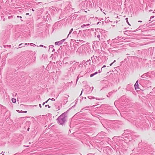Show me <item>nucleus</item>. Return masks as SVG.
I'll return each instance as SVG.
<instances>
[{
	"label": "nucleus",
	"mask_w": 155,
	"mask_h": 155,
	"mask_svg": "<svg viewBox=\"0 0 155 155\" xmlns=\"http://www.w3.org/2000/svg\"><path fill=\"white\" fill-rule=\"evenodd\" d=\"M66 114L64 113L58 117L57 120L58 124L62 125L64 124L66 121Z\"/></svg>",
	"instance_id": "f257e3e1"
},
{
	"label": "nucleus",
	"mask_w": 155,
	"mask_h": 155,
	"mask_svg": "<svg viewBox=\"0 0 155 155\" xmlns=\"http://www.w3.org/2000/svg\"><path fill=\"white\" fill-rule=\"evenodd\" d=\"M78 64L77 63H76L74 64L72 67H71V68H73L72 71H73L76 68V67L77 66Z\"/></svg>",
	"instance_id": "f03ea898"
},
{
	"label": "nucleus",
	"mask_w": 155,
	"mask_h": 155,
	"mask_svg": "<svg viewBox=\"0 0 155 155\" xmlns=\"http://www.w3.org/2000/svg\"><path fill=\"white\" fill-rule=\"evenodd\" d=\"M55 45H59L62 44V43H61V41H58L56 42L55 43Z\"/></svg>",
	"instance_id": "7ed1b4c3"
},
{
	"label": "nucleus",
	"mask_w": 155,
	"mask_h": 155,
	"mask_svg": "<svg viewBox=\"0 0 155 155\" xmlns=\"http://www.w3.org/2000/svg\"><path fill=\"white\" fill-rule=\"evenodd\" d=\"M138 81H137L134 85V87L136 89L138 88Z\"/></svg>",
	"instance_id": "20e7f679"
},
{
	"label": "nucleus",
	"mask_w": 155,
	"mask_h": 155,
	"mask_svg": "<svg viewBox=\"0 0 155 155\" xmlns=\"http://www.w3.org/2000/svg\"><path fill=\"white\" fill-rule=\"evenodd\" d=\"M146 75H147L146 74H143V75H142L141 76V77L142 78H143V79H146V78L145 77L147 76Z\"/></svg>",
	"instance_id": "39448f33"
},
{
	"label": "nucleus",
	"mask_w": 155,
	"mask_h": 155,
	"mask_svg": "<svg viewBox=\"0 0 155 155\" xmlns=\"http://www.w3.org/2000/svg\"><path fill=\"white\" fill-rule=\"evenodd\" d=\"M12 101L13 103H15L16 102V99L14 98H12Z\"/></svg>",
	"instance_id": "423d86ee"
},
{
	"label": "nucleus",
	"mask_w": 155,
	"mask_h": 155,
	"mask_svg": "<svg viewBox=\"0 0 155 155\" xmlns=\"http://www.w3.org/2000/svg\"><path fill=\"white\" fill-rule=\"evenodd\" d=\"M88 98L89 99H94V98H95L94 97H92V96H88Z\"/></svg>",
	"instance_id": "0eeeda50"
},
{
	"label": "nucleus",
	"mask_w": 155,
	"mask_h": 155,
	"mask_svg": "<svg viewBox=\"0 0 155 155\" xmlns=\"http://www.w3.org/2000/svg\"><path fill=\"white\" fill-rule=\"evenodd\" d=\"M107 18H106L105 20V22L106 23L108 22V21H110V20H109V19H108V20H107Z\"/></svg>",
	"instance_id": "6e6552de"
},
{
	"label": "nucleus",
	"mask_w": 155,
	"mask_h": 155,
	"mask_svg": "<svg viewBox=\"0 0 155 155\" xmlns=\"http://www.w3.org/2000/svg\"><path fill=\"white\" fill-rule=\"evenodd\" d=\"M54 47V46L53 45H51L49 46V49H51L53 48V47Z\"/></svg>",
	"instance_id": "1a4fd4ad"
},
{
	"label": "nucleus",
	"mask_w": 155,
	"mask_h": 155,
	"mask_svg": "<svg viewBox=\"0 0 155 155\" xmlns=\"http://www.w3.org/2000/svg\"><path fill=\"white\" fill-rule=\"evenodd\" d=\"M128 18H126V22H127V23L129 25H130V24H129V22H128Z\"/></svg>",
	"instance_id": "9d476101"
},
{
	"label": "nucleus",
	"mask_w": 155,
	"mask_h": 155,
	"mask_svg": "<svg viewBox=\"0 0 155 155\" xmlns=\"http://www.w3.org/2000/svg\"><path fill=\"white\" fill-rule=\"evenodd\" d=\"M94 75H95V74H94V73H93V74H91L90 75V77H93V76H94Z\"/></svg>",
	"instance_id": "9b49d317"
},
{
	"label": "nucleus",
	"mask_w": 155,
	"mask_h": 155,
	"mask_svg": "<svg viewBox=\"0 0 155 155\" xmlns=\"http://www.w3.org/2000/svg\"><path fill=\"white\" fill-rule=\"evenodd\" d=\"M20 112L22 113H26L27 112V111H23L22 110H21Z\"/></svg>",
	"instance_id": "f8f14e48"
},
{
	"label": "nucleus",
	"mask_w": 155,
	"mask_h": 155,
	"mask_svg": "<svg viewBox=\"0 0 155 155\" xmlns=\"http://www.w3.org/2000/svg\"><path fill=\"white\" fill-rule=\"evenodd\" d=\"M74 62H75V61H71L70 62V64H73V63H74Z\"/></svg>",
	"instance_id": "ddd939ff"
},
{
	"label": "nucleus",
	"mask_w": 155,
	"mask_h": 155,
	"mask_svg": "<svg viewBox=\"0 0 155 155\" xmlns=\"http://www.w3.org/2000/svg\"><path fill=\"white\" fill-rule=\"evenodd\" d=\"M86 26L85 24H83L81 26V28H84V27Z\"/></svg>",
	"instance_id": "4468645a"
},
{
	"label": "nucleus",
	"mask_w": 155,
	"mask_h": 155,
	"mask_svg": "<svg viewBox=\"0 0 155 155\" xmlns=\"http://www.w3.org/2000/svg\"><path fill=\"white\" fill-rule=\"evenodd\" d=\"M97 37L99 38V40H100V35L99 34L97 35Z\"/></svg>",
	"instance_id": "2eb2a0df"
},
{
	"label": "nucleus",
	"mask_w": 155,
	"mask_h": 155,
	"mask_svg": "<svg viewBox=\"0 0 155 155\" xmlns=\"http://www.w3.org/2000/svg\"><path fill=\"white\" fill-rule=\"evenodd\" d=\"M65 39H63L61 40V43L62 44L63 43L64 41L65 40Z\"/></svg>",
	"instance_id": "dca6fc26"
},
{
	"label": "nucleus",
	"mask_w": 155,
	"mask_h": 155,
	"mask_svg": "<svg viewBox=\"0 0 155 155\" xmlns=\"http://www.w3.org/2000/svg\"><path fill=\"white\" fill-rule=\"evenodd\" d=\"M23 44L21 43V44H20L19 45V46H21V47H24L25 46H22V45H23Z\"/></svg>",
	"instance_id": "f3484780"
},
{
	"label": "nucleus",
	"mask_w": 155,
	"mask_h": 155,
	"mask_svg": "<svg viewBox=\"0 0 155 155\" xmlns=\"http://www.w3.org/2000/svg\"><path fill=\"white\" fill-rule=\"evenodd\" d=\"M45 107H48V108H50L51 107V106H49V105H46L45 106Z\"/></svg>",
	"instance_id": "a211bd4d"
},
{
	"label": "nucleus",
	"mask_w": 155,
	"mask_h": 155,
	"mask_svg": "<svg viewBox=\"0 0 155 155\" xmlns=\"http://www.w3.org/2000/svg\"><path fill=\"white\" fill-rule=\"evenodd\" d=\"M72 32V31H71L70 30L69 32V34H68V37L69 36L70 34Z\"/></svg>",
	"instance_id": "6ab92c4d"
},
{
	"label": "nucleus",
	"mask_w": 155,
	"mask_h": 155,
	"mask_svg": "<svg viewBox=\"0 0 155 155\" xmlns=\"http://www.w3.org/2000/svg\"><path fill=\"white\" fill-rule=\"evenodd\" d=\"M116 61L115 60H114V61L113 62H112V63H111L110 64V66H111L112 64L115 62Z\"/></svg>",
	"instance_id": "aec40b11"
},
{
	"label": "nucleus",
	"mask_w": 155,
	"mask_h": 155,
	"mask_svg": "<svg viewBox=\"0 0 155 155\" xmlns=\"http://www.w3.org/2000/svg\"><path fill=\"white\" fill-rule=\"evenodd\" d=\"M112 92H110L108 93L109 95L110 96L112 94Z\"/></svg>",
	"instance_id": "412c9836"
},
{
	"label": "nucleus",
	"mask_w": 155,
	"mask_h": 155,
	"mask_svg": "<svg viewBox=\"0 0 155 155\" xmlns=\"http://www.w3.org/2000/svg\"><path fill=\"white\" fill-rule=\"evenodd\" d=\"M107 43L108 44H110V40H108L107 41Z\"/></svg>",
	"instance_id": "4be33fe9"
},
{
	"label": "nucleus",
	"mask_w": 155,
	"mask_h": 155,
	"mask_svg": "<svg viewBox=\"0 0 155 155\" xmlns=\"http://www.w3.org/2000/svg\"><path fill=\"white\" fill-rule=\"evenodd\" d=\"M116 38L114 39H113L112 41L113 42H115V41L116 39Z\"/></svg>",
	"instance_id": "5701e85b"
},
{
	"label": "nucleus",
	"mask_w": 155,
	"mask_h": 155,
	"mask_svg": "<svg viewBox=\"0 0 155 155\" xmlns=\"http://www.w3.org/2000/svg\"><path fill=\"white\" fill-rule=\"evenodd\" d=\"M49 99H50V100H51L52 101H53V100L55 101V100L53 98H52V99L49 98Z\"/></svg>",
	"instance_id": "b1692460"
},
{
	"label": "nucleus",
	"mask_w": 155,
	"mask_h": 155,
	"mask_svg": "<svg viewBox=\"0 0 155 155\" xmlns=\"http://www.w3.org/2000/svg\"><path fill=\"white\" fill-rule=\"evenodd\" d=\"M30 45H32V46L33 45H34L33 46H34V45L35 46V44H34L33 43H30Z\"/></svg>",
	"instance_id": "393cba45"
},
{
	"label": "nucleus",
	"mask_w": 155,
	"mask_h": 155,
	"mask_svg": "<svg viewBox=\"0 0 155 155\" xmlns=\"http://www.w3.org/2000/svg\"><path fill=\"white\" fill-rule=\"evenodd\" d=\"M50 100V99H48V100H47V101H46L45 102V103H47Z\"/></svg>",
	"instance_id": "a878e982"
},
{
	"label": "nucleus",
	"mask_w": 155,
	"mask_h": 155,
	"mask_svg": "<svg viewBox=\"0 0 155 155\" xmlns=\"http://www.w3.org/2000/svg\"><path fill=\"white\" fill-rule=\"evenodd\" d=\"M95 75L97 74L98 73V72L97 71L95 73H94Z\"/></svg>",
	"instance_id": "bb28decb"
},
{
	"label": "nucleus",
	"mask_w": 155,
	"mask_h": 155,
	"mask_svg": "<svg viewBox=\"0 0 155 155\" xmlns=\"http://www.w3.org/2000/svg\"><path fill=\"white\" fill-rule=\"evenodd\" d=\"M86 26H89L90 25V24H86Z\"/></svg>",
	"instance_id": "cd10ccee"
},
{
	"label": "nucleus",
	"mask_w": 155,
	"mask_h": 155,
	"mask_svg": "<svg viewBox=\"0 0 155 155\" xmlns=\"http://www.w3.org/2000/svg\"><path fill=\"white\" fill-rule=\"evenodd\" d=\"M106 67V66L105 65H104L101 68V70H102V69L103 68H104L105 67Z\"/></svg>",
	"instance_id": "c85d7f7f"
},
{
	"label": "nucleus",
	"mask_w": 155,
	"mask_h": 155,
	"mask_svg": "<svg viewBox=\"0 0 155 155\" xmlns=\"http://www.w3.org/2000/svg\"><path fill=\"white\" fill-rule=\"evenodd\" d=\"M77 33V31H74L73 32V33L75 34Z\"/></svg>",
	"instance_id": "c756f323"
},
{
	"label": "nucleus",
	"mask_w": 155,
	"mask_h": 155,
	"mask_svg": "<svg viewBox=\"0 0 155 155\" xmlns=\"http://www.w3.org/2000/svg\"><path fill=\"white\" fill-rule=\"evenodd\" d=\"M101 70H99L98 71V72H99V73H100L101 72Z\"/></svg>",
	"instance_id": "7c9ffc66"
},
{
	"label": "nucleus",
	"mask_w": 155,
	"mask_h": 155,
	"mask_svg": "<svg viewBox=\"0 0 155 155\" xmlns=\"http://www.w3.org/2000/svg\"><path fill=\"white\" fill-rule=\"evenodd\" d=\"M96 99L97 100H100L101 99H102V98H100V99H98V98H96Z\"/></svg>",
	"instance_id": "2f4dec72"
},
{
	"label": "nucleus",
	"mask_w": 155,
	"mask_h": 155,
	"mask_svg": "<svg viewBox=\"0 0 155 155\" xmlns=\"http://www.w3.org/2000/svg\"><path fill=\"white\" fill-rule=\"evenodd\" d=\"M39 107H41V105L40 104H39Z\"/></svg>",
	"instance_id": "473e14b6"
},
{
	"label": "nucleus",
	"mask_w": 155,
	"mask_h": 155,
	"mask_svg": "<svg viewBox=\"0 0 155 155\" xmlns=\"http://www.w3.org/2000/svg\"><path fill=\"white\" fill-rule=\"evenodd\" d=\"M40 47H44V46H43V45H40Z\"/></svg>",
	"instance_id": "72a5a7b5"
},
{
	"label": "nucleus",
	"mask_w": 155,
	"mask_h": 155,
	"mask_svg": "<svg viewBox=\"0 0 155 155\" xmlns=\"http://www.w3.org/2000/svg\"><path fill=\"white\" fill-rule=\"evenodd\" d=\"M83 90H82V91L81 92V94L80 95V96H81V95L82 94V91H83Z\"/></svg>",
	"instance_id": "f704fd0d"
},
{
	"label": "nucleus",
	"mask_w": 155,
	"mask_h": 155,
	"mask_svg": "<svg viewBox=\"0 0 155 155\" xmlns=\"http://www.w3.org/2000/svg\"><path fill=\"white\" fill-rule=\"evenodd\" d=\"M17 112H20V111L19 110H17Z\"/></svg>",
	"instance_id": "c9c22d12"
},
{
	"label": "nucleus",
	"mask_w": 155,
	"mask_h": 155,
	"mask_svg": "<svg viewBox=\"0 0 155 155\" xmlns=\"http://www.w3.org/2000/svg\"><path fill=\"white\" fill-rule=\"evenodd\" d=\"M55 51V50L54 49V48H53V50H52V51Z\"/></svg>",
	"instance_id": "e433bc0d"
},
{
	"label": "nucleus",
	"mask_w": 155,
	"mask_h": 155,
	"mask_svg": "<svg viewBox=\"0 0 155 155\" xmlns=\"http://www.w3.org/2000/svg\"><path fill=\"white\" fill-rule=\"evenodd\" d=\"M29 15V13H26V15Z\"/></svg>",
	"instance_id": "4c0bfd02"
},
{
	"label": "nucleus",
	"mask_w": 155,
	"mask_h": 155,
	"mask_svg": "<svg viewBox=\"0 0 155 155\" xmlns=\"http://www.w3.org/2000/svg\"><path fill=\"white\" fill-rule=\"evenodd\" d=\"M73 28H71V29L70 31H73Z\"/></svg>",
	"instance_id": "58836bf2"
},
{
	"label": "nucleus",
	"mask_w": 155,
	"mask_h": 155,
	"mask_svg": "<svg viewBox=\"0 0 155 155\" xmlns=\"http://www.w3.org/2000/svg\"><path fill=\"white\" fill-rule=\"evenodd\" d=\"M17 17H19L20 18H22V17L21 16L19 17V16H17Z\"/></svg>",
	"instance_id": "ea45409f"
},
{
	"label": "nucleus",
	"mask_w": 155,
	"mask_h": 155,
	"mask_svg": "<svg viewBox=\"0 0 155 155\" xmlns=\"http://www.w3.org/2000/svg\"><path fill=\"white\" fill-rule=\"evenodd\" d=\"M45 102H44V103H43V104H42L43 105H44V104H45Z\"/></svg>",
	"instance_id": "a19ab883"
},
{
	"label": "nucleus",
	"mask_w": 155,
	"mask_h": 155,
	"mask_svg": "<svg viewBox=\"0 0 155 155\" xmlns=\"http://www.w3.org/2000/svg\"><path fill=\"white\" fill-rule=\"evenodd\" d=\"M154 16H151L150 18H154Z\"/></svg>",
	"instance_id": "79ce46f5"
},
{
	"label": "nucleus",
	"mask_w": 155,
	"mask_h": 155,
	"mask_svg": "<svg viewBox=\"0 0 155 155\" xmlns=\"http://www.w3.org/2000/svg\"><path fill=\"white\" fill-rule=\"evenodd\" d=\"M79 41H80L81 42H82V41H83L82 40H79Z\"/></svg>",
	"instance_id": "37998d69"
},
{
	"label": "nucleus",
	"mask_w": 155,
	"mask_h": 155,
	"mask_svg": "<svg viewBox=\"0 0 155 155\" xmlns=\"http://www.w3.org/2000/svg\"><path fill=\"white\" fill-rule=\"evenodd\" d=\"M29 43H28V44H27V43H26L25 44V45H29Z\"/></svg>",
	"instance_id": "c03bdc74"
},
{
	"label": "nucleus",
	"mask_w": 155,
	"mask_h": 155,
	"mask_svg": "<svg viewBox=\"0 0 155 155\" xmlns=\"http://www.w3.org/2000/svg\"><path fill=\"white\" fill-rule=\"evenodd\" d=\"M138 22H142V21H138Z\"/></svg>",
	"instance_id": "a18cd8bd"
},
{
	"label": "nucleus",
	"mask_w": 155,
	"mask_h": 155,
	"mask_svg": "<svg viewBox=\"0 0 155 155\" xmlns=\"http://www.w3.org/2000/svg\"><path fill=\"white\" fill-rule=\"evenodd\" d=\"M32 11H35V10H34L33 9H32Z\"/></svg>",
	"instance_id": "49530a36"
},
{
	"label": "nucleus",
	"mask_w": 155,
	"mask_h": 155,
	"mask_svg": "<svg viewBox=\"0 0 155 155\" xmlns=\"http://www.w3.org/2000/svg\"><path fill=\"white\" fill-rule=\"evenodd\" d=\"M29 128H28V131H29Z\"/></svg>",
	"instance_id": "de8ad7c7"
},
{
	"label": "nucleus",
	"mask_w": 155,
	"mask_h": 155,
	"mask_svg": "<svg viewBox=\"0 0 155 155\" xmlns=\"http://www.w3.org/2000/svg\"><path fill=\"white\" fill-rule=\"evenodd\" d=\"M95 42H96V41H94V44Z\"/></svg>",
	"instance_id": "09e8293b"
},
{
	"label": "nucleus",
	"mask_w": 155,
	"mask_h": 155,
	"mask_svg": "<svg viewBox=\"0 0 155 155\" xmlns=\"http://www.w3.org/2000/svg\"><path fill=\"white\" fill-rule=\"evenodd\" d=\"M68 64V62H66V63H65V64Z\"/></svg>",
	"instance_id": "8fccbe9b"
},
{
	"label": "nucleus",
	"mask_w": 155,
	"mask_h": 155,
	"mask_svg": "<svg viewBox=\"0 0 155 155\" xmlns=\"http://www.w3.org/2000/svg\"><path fill=\"white\" fill-rule=\"evenodd\" d=\"M44 47L46 48V46H45Z\"/></svg>",
	"instance_id": "3c124183"
},
{
	"label": "nucleus",
	"mask_w": 155,
	"mask_h": 155,
	"mask_svg": "<svg viewBox=\"0 0 155 155\" xmlns=\"http://www.w3.org/2000/svg\"><path fill=\"white\" fill-rule=\"evenodd\" d=\"M107 96L108 97H109V96H108V95H107Z\"/></svg>",
	"instance_id": "603ef678"
},
{
	"label": "nucleus",
	"mask_w": 155,
	"mask_h": 155,
	"mask_svg": "<svg viewBox=\"0 0 155 155\" xmlns=\"http://www.w3.org/2000/svg\"><path fill=\"white\" fill-rule=\"evenodd\" d=\"M2 153H3V151L2 152V153H1V154H2Z\"/></svg>",
	"instance_id": "864d4df0"
},
{
	"label": "nucleus",
	"mask_w": 155,
	"mask_h": 155,
	"mask_svg": "<svg viewBox=\"0 0 155 155\" xmlns=\"http://www.w3.org/2000/svg\"><path fill=\"white\" fill-rule=\"evenodd\" d=\"M2 153H3V151L2 152V153H1V154H2Z\"/></svg>",
	"instance_id": "5fc2aeb1"
},
{
	"label": "nucleus",
	"mask_w": 155,
	"mask_h": 155,
	"mask_svg": "<svg viewBox=\"0 0 155 155\" xmlns=\"http://www.w3.org/2000/svg\"><path fill=\"white\" fill-rule=\"evenodd\" d=\"M81 31H79V32H80Z\"/></svg>",
	"instance_id": "6e6d98bb"
},
{
	"label": "nucleus",
	"mask_w": 155,
	"mask_h": 155,
	"mask_svg": "<svg viewBox=\"0 0 155 155\" xmlns=\"http://www.w3.org/2000/svg\"><path fill=\"white\" fill-rule=\"evenodd\" d=\"M2 155H4V154H2Z\"/></svg>",
	"instance_id": "4d7b16f0"
},
{
	"label": "nucleus",
	"mask_w": 155,
	"mask_h": 155,
	"mask_svg": "<svg viewBox=\"0 0 155 155\" xmlns=\"http://www.w3.org/2000/svg\"><path fill=\"white\" fill-rule=\"evenodd\" d=\"M16 155V154H14V155Z\"/></svg>",
	"instance_id": "13d9d810"
},
{
	"label": "nucleus",
	"mask_w": 155,
	"mask_h": 155,
	"mask_svg": "<svg viewBox=\"0 0 155 155\" xmlns=\"http://www.w3.org/2000/svg\"><path fill=\"white\" fill-rule=\"evenodd\" d=\"M16 155V154H14V155Z\"/></svg>",
	"instance_id": "bf43d9fd"
}]
</instances>
